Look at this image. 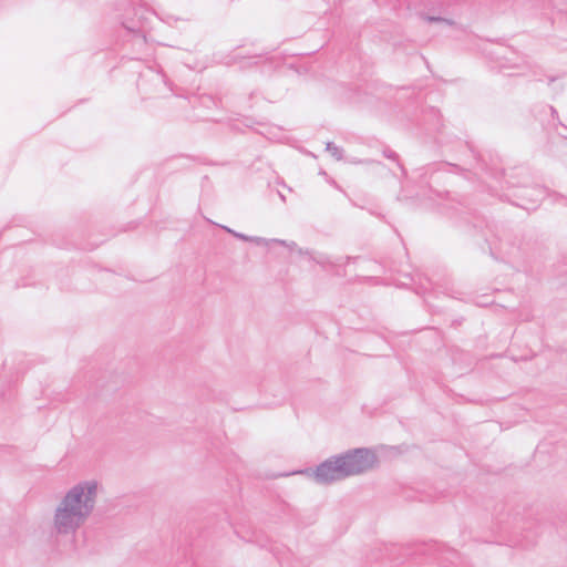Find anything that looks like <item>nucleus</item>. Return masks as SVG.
I'll return each instance as SVG.
<instances>
[{"instance_id":"obj_1","label":"nucleus","mask_w":567,"mask_h":567,"mask_svg":"<svg viewBox=\"0 0 567 567\" xmlns=\"http://www.w3.org/2000/svg\"><path fill=\"white\" fill-rule=\"evenodd\" d=\"M103 492L102 482L94 477L70 486L54 507L52 530L58 536H74L94 514Z\"/></svg>"},{"instance_id":"obj_2","label":"nucleus","mask_w":567,"mask_h":567,"mask_svg":"<svg viewBox=\"0 0 567 567\" xmlns=\"http://www.w3.org/2000/svg\"><path fill=\"white\" fill-rule=\"evenodd\" d=\"M346 477L363 474L378 464V456L371 449L359 447L339 454Z\"/></svg>"},{"instance_id":"obj_3","label":"nucleus","mask_w":567,"mask_h":567,"mask_svg":"<svg viewBox=\"0 0 567 567\" xmlns=\"http://www.w3.org/2000/svg\"><path fill=\"white\" fill-rule=\"evenodd\" d=\"M343 470L340 455L337 454L321 462L315 468H306L293 474L305 475L320 485H329L347 478Z\"/></svg>"},{"instance_id":"obj_4","label":"nucleus","mask_w":567,"mask_h":567,"mask_svg":"<svg viewBox=\"0 0 567 567\" xmlns=\"http://www.w3.org/2000/svg\"><path fill=\"white\" fill-rule=\"evenodd\" d=\"M250 243H254L255 245H258V246H269L272 243L280 244V245L285 246L286 248H288L290 251H296L300 256L307 255L311 259L316 260V258L312 257L309 251H305L303 249L299 248L295 241H287V240H282V239H276V238L267 239L264 237L251 236ZM317 261L320 262V260H318V259H317Z\"/></svg>"},{"instance_id":"obj_5","label":"nucleus","mask_w":567,"mask_h":567,"mask_svg":"<svg viewBox=\"0 0 567 567\" xmlns=\"http://www.w3.org/2000/svg\"><path fill=\"white\" fill-rule=\"evenodd\" d=\"M327 151L333 156L337 161H340L342 158V150L339 148L333 143H327Z\"/></svg>"},{"instance_id":"obj_6","label":"nucleus","mask_w":567,"mask_h":567,"mask_svg":"<svg viewBox=\"0 0 567 567\" xmlns=\"http://www.w3.org/2000/svg\"><path fill=\"white\" fill-rule=\"evenodd\" d=\"M227 233L231 234L234 237L240 239V240H244V241H249L250 243V239H251V236H247L245 234H241V233H237L226 226L223 227Z\"/></svg>"},{"instance_id":"obj_7","label":"nucleus","mask_w":567,"mask_h":567,"mask_svg":"<svg viewBox=\"0 0 567 567\" xmlns=\"http://www.w3.org/2000/svg\"><path fill=\"white\" fill-rule=\"evenodd\" d=\"M426 19L430 22H443V23H446L449 25L453 24V22L451 20H447V19H444V18H440V17H427Z\"/></svg>"}]
</instances>
